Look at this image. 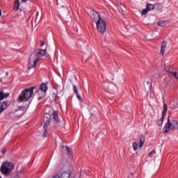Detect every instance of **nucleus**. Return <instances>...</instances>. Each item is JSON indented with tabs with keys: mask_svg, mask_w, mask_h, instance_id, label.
<instances>
[{
	"mask_svg": "<svg viewBox=\"0 0 178 178\" xmlns=\"http://www.w3.org/2000/svg\"><path fill=\"white\" fill-rule=\"evenodd\" d=\"M47 54V49H39L37 51H35L31 54L29 56V61L28 63V68L33 69L37 65V62L41 59V57L44 54Z\"/></svg>",
	"mask_w": 178,
	"mask_h": 178,
	"instance_id": "nucleus-1",
	"label": "nucleus"
},
{
	"mask_svg": "<svg viewBox=\"0 0 178 178\" xmlns=\"http://www.w3.org/2000/svg\"><path fill=\"white\" fill-rule=\"evenodd\" d=\"M34 91V87L29 88L28 89L24 90L20 95L17 99V102H26V101H29L31 97H33V94Z\"/></svg>",
	"mask_w": 178,
	"mask_h": 178,
	"instance_id": "nucleus-2",
	"label": "nucleus"
},
{
	"mask_svg": "<svg viewBox=\"0 0 178 178\" xmlns=\"http://www.w3.org/2000/svg\"><path fill=\"white\" fill-rule=\"evenodd\" d=\"M15 169V165L10 161H3L0 170L3 175H8Z\"/></svg>",
	"mask_w": 178,
	"mask_h": 178,
	"instance_id": "nucleus-3",
	"label": "nucleus"
},
{
	"mask_svg": "<svg viewBox=\"0 0 178 178\" xmlns=\"http://www.w3.org/2000/svg\"><path fill=\"white\" fill-rule=\"evenodd\" d=\"M178 129V123L175 120L168 119V122H166L165 127L163 129V131L165 134L170 131V130H176Z\"/></svg>",
	"mask_w": 178,
	"mask_h": 178,
	"instance_id": "nucleus-4",
	"label": "nucleus"
},
{
	"mask_svg": "<svg viewBox=\"0 0 178 178\" xmlns=\"http://www.w3.org/2000/svg\"><path fill=\"white\" fill-rule=\"evenodd\" d=\"M97 29L99 33L104 34L106 31V23L104 19H99L97 22Z\"/></svg>",
	"mask_w": 178,
	"mask_h": 178,
	"instance_id": "nucleus-5",
	"label": "nucleus"
},
{
	"mask_svg": "<svg viewBox=\"0 0 178 178\" xmlns=\"http://www.w3.org/2000/svg\"><path fill=\"white\" fill-rule=\"evenodd\" d=\"M48 90V87L45 83H41L40 85L39 90L37 91L38 95H39V99H41L42 97H45V93Z\"/></svg>",
	"mask_w": 178,
	"mask_h": 178,
	"instance_id": "nucleus-6",
	"label": "nucleus"
},
{
	"mask_svg": "<svg viewBox=\"0 0 178 178\" xmlns=\"http://www.w3.org/2000/svg\"><path fill=\"white\" fill-rule=\"evenodd\" d=\"M90 17L95 23H97L99 20L102 19L99 13L94 10H90Z\"/></svg>",
	"mask_w": 178,
	"mask_h": 178,
	"instance_id": "nucleus-7",
	"label": "nucleus"
},
{
	"mask_svg": "<svg viewBox=\"0 0 178 178\" xmlns=\"http://www.w3.org/2000/svg\"><path fill=\"white\" fill-rule=\"evenodd\" d=\"M51 122V119L48 118L44 121L43 124L44 133L42 134V137H47V129H48V126H49V123Z\"/></svg>",
	"mask_w": 178,
	"mask_h": 178,
	"instance_id": "nucleus-8",
	"label": "nucleus"
},
{
	"mask_svg": "<svg viewBox=\"0 0 178 178\" xmlns=\"http://www.w3.org/2000/svg\"><path fill=\"white\" fill-rule=\"evenodd\" d=\"M9 106V102H3L0 103V115L4 109H6Z\"/></svg>",
	"mask_w": 178,
	"mask_h": 178,
	"instance_id": "nucleus-9",
	"label": "nucleus"
},
{
	"mask_svg": "<svg viewBox=\"0 0 178 178\" xmlns=\"http://www.w3.org/2000/svg\"><path fill=\"white\" fill-rule=\"evenodd\" d=\"M164 70L167 72V73H169V76H172V73L173 72V67H170V65L165 64L164 65Z\"/></svg>",
	"mask_w": 178,
	"mask_h": 178,
	"instance_id": "nucleus-10",
	"label": "nucleus"
},
{
	"mask_svg": "<svg viewBox=\"0 0 178 178\" xmlns=\"http://www.w3.org/2000/svg\"><path fill=\"white\" fill-rule=\"evenodd\" d=\"M166 45H168V42L164 41L161 44V55H165V48H166Z\"/></svg>",
	"mask_w": 178,
	"mask_h": 178,
	"instance_id": "nucleus-11",
	"label": "nucleus"
},
{
	"mask_svg": "<svg viewBox=\"0 0 178 178\" xmlns=\"http://www.w3.org/2000/svg\"><path fill=\"white\" fill-rule=\"evenodd\" d=\"M8 97H9V93H5L3 90H0V101L3 98H8Z\"/></svg>",
	"mask_w": 178,
	"mask_h": 178,
	"instance_id": "nucleus-12",
	"label": "nucleus"
},
{
	"mask_svg": "<svg viewBox=\"0 0 178 178\" xmlns=\"http://www.w3.org/2000/svg\"><path fill=\"white\" fill-rule=\"evenodd\" d=\"M53 119L56 122V123H58L59 122V117L58 116V111H54L53 113Z\"/></svg>",
	"mask_w": 178,
	"mask_h": 178,
	"instance_id": "nucleus-13",
	"label": "nucleus"
},
{
	"mask_svg": "<svg viewBox=\"0 0 178 178\" xmlns=\"http://www.w3.org/2000/svg\"><path fill=\"white\" fill-rule=\"evenodd\" d=\"M144 143H145V137L141 135L140 137V143H139V147L141 148L143 145H144Z\"/></svg>",
	"mask_w": 178,
	"mask_h": 178,
	"instance_id": "nucleus-14",
	"label": "nucleus"
},
{
	"mask_svg": "<svg viewBox=\"0 0 178 178\" xmlns=\"http://www.w3.org/2000/svg\"><path fill=\"white\" fill-rule=\"evenodd\" d=\"M167 112H168V105H166V104L164 103L163 109V111H162L163 118H165V115H166Z\"/></svg>",
	"mask_w": 178,
	"mask_h": 178,
	"instance_id": "nucleus-15",
	"label": "nucleus"
},
{
	"mask_svg": "<svg viewBox=\"0 0 178 178\" xmlns=\"http://www.w3.org/2000/svg\"><path fill=\"white\" fill-rule=\"evenodd\" d=\"M61 149H66L67 152V155H72V149L69 147H65V146H61Z\"/></svg>",
	"mask_w": 178,
	"mask_h": 178,
	"instance_id": "nucleus-16",
	"label": "nucleus"
},
{
	"mask_svg": "<svg viewBox=\"0 0 178 178\" xmlns=\"http://www.w3.org/2000/svg\"><path fill=\"white\" fill-rule=\"evenodd\" d=\"M20 6V3H19V0H17L13 6L14 10H19V7Z\"/></svg>",
	"mask_w": 178,
	"mask_h": 178,
	"instance_id": "nucleus-17",
	"label": "nucleus"
},
{
	"mask_svg": "<svg viewBox=\"0 0 178 178\" xmlns=\"http://www.w3.org/2000/svg\"><path fill=\"white\" fill-rule=\"evenodd\" d=\"M146 8L149 10H149H154L155 9V5L147 3Z\"/></svg>",
	"mask_w": 178,
	"mask_h": 178,
	"instance_id": "nucleus-18",
	"label": "nucleus"
},
{
	"mask_svg": "<svg viewBox=\"0 0 178 178\" xmlns=\"http://www.w3.org/2000/svg\"><path fill=\"white\" fill-rule=\"evenodd\" d=\"M157 24L160 26V27H165V26H166V24H168L167 21H159Z\"/></svg>",
	"mask_w": 178,
	"mask_h": 178,
	"instance_id": "nucleus-19",
	"label": "nucleus"
},
{
	"mask_svg": "<svg viewBox=\"0 0 178 178\" xmlns=\"http://www.w3.org/2000/svg\"><path fill=\"white\" fill-rule=\"evenodd\" d=\"M163 119H165V118H163V116L162 115L161 118L157 121L158 126L163 124Z\"/></svg>",
	"mask_w": 178,
	"mask_h": 178,
	"instance_id": "nucleus-20",
	"label": "nucleus"
},
{
	"mask_svg": "<svg viewBox=\"0 0 178 178\" xmlns=\"http://www.w3.org/2000/svg\"><path fill=\"white\" fill-rule=\"evenodd\" d=\"M132 147L134 151H137V149H138V144H137L136 142L132 143Z\"/></svg>",
	"mask_w": 178,
	"mask_h": 178,
	"instance_id": "nucleus-21",
	"label": "nucleus"
},
{
	"mask_svg": "<svg viewBox=\"0 0 178 178\" xmlns=\"http://www.w3.org/2000/svg\"><path fill=\"white\" fill-rule=\"evenodd\" d=\"M149 10L147 8V7L142 10L141 15L143 16V15H147L148 13Z\"/></svg>",
	"mask_w": 178,
	"mask_h": 178,
	"instance_id": "nucleus-22",
	"label": "nucleus"
},
{
	"mask_svg": "<svg viewBox=\"0 0 178 178\" xmlns=\"http://www.w3.org/2000/svg\"><path fill=\"white\" fill-rule=\"evenodd\" d=\"M73 90L74 92H75L76 94H79V91L77 90V86H76V85H73Z\"/></svg>",
	"mask_w": 178,
	"mask_h": 178,
	"instance_id": "nucleus-23",
	"label": "nucleus"
},
{
	"mask_svg": "<svg viewBox=\"0 0 178 178\" xmlns=\"http://www.w3.org/2000/svg\"><path fill=\"white\" fill-rule=\"evenodd\" d=\"M174 77H175V79H177L178 80V72H172V75Z\"/></svg>",
	"mask_w": 178,
	"mask_h": 178,
	"instance_id": "nucleus-24",
	"label": "nucleus"
},
{
	"mask_svg": "<svg viewBox=\"0 0 178 178\" xmlns=\"http://www.w3.org/2000/svg\"><path fill=\"white\" fill-rule=\"evenodd\" d=\"M155 154V150H152L151 152L149 153V158H152V155Z\"/></svg>",
	"mask_w": 178,
	"mask_h": 178,
	"instance_id": "nucleus-25",
	"label": "nucleus"
},
{
	"mask_svg": "<svg viewBox=\"0 0 178 178\" xmlns=\"http://www.w3.org/2000/svg\"><path fill=\"white\" fill-rule=\"evenodd\" d=\"M44 45H45V42L40 41V47H44Z\"/></svg>",
	"mask_w": 178,
	"mask_h": 178,
	"instance_id": "nucleus-26",
	"label": "nucleus"
},
{
	"mask_svg": "<svg viewBox=\"0 0 178 178\" xmlns=\"http://www.w3.org/2000/svg\"><path fill=\"white\" fill-rule=\"evenodd\" d=\"M76 97L78 98V99L80 101V99H81V97H80V95H79V93L76 94Z\"/></svg>",
	"mask_w": 178,
	"mask_h": 178,
	"instance_id": "nucleus-27",
	"label": "nucleus"
},
{
	"mask_svg": "<svg viewBox=\"0 0 178 178\" xmlns=\"http://www.w3.org/2000/svg\"><path fill=\"white\" fill-rule=\"evenodd\" d=\"M2 154H6V148H4V149H3Z\"/></svg>",
	"mask_w": 178,
	"mask_h": 178,
	"instance_id": "nucleus-28",
	"label": "nucleus"
},
{
	"mask_svg": "<svg viewBox=\"0 0 178 178\" xmlns=\"http://www.w3.org/2000/svg\"><path fill=\"white\" fill-rule=\"evenodd\" d=\"M2 16V11L0 10V17Z\"/></svg>",
	"mask_w": 178,
	"mask_h": 178,
	"instance_id": "nucleus-29",
	"label": "nucleus"
},
{
	"mask_svg": "<svg viewBox=\"0 0 178 178\" xmlns=\"http://www.w3.org/2000/svg\"><path fill=\"white\" fill-rule=\"evenodd\" d=\"M27 1V0H22V2H26Z\"/></svg>",
	"mask_w": 178,
	"mask_h": 178,
	"instance_id": "nucleus-30",
	"label": "nucleus"
},
{
	"mask_svg": "<svg viewBox=\"0 0 178 178\" xmlns=\"http://www.w3.org/2000/svg\"><path fill=\"white\" fill-rule=\"evenodd\" d=\"M166 80H168V79L165 78V79H164V81H166Z\"/></svg>",
	"mask_w": 178,
	"mask_h": 178,
	"instance_id": "nucleus-31",
	"label": "nucleus"
},
{
	"mask_svg": "<svg viewBox=\"0 0 178 178\" xmlns=\"http://www.w3.org/2000/svg\"><path fill=\"white\" fill-rule=\"evenodd\" d=\"M134 174L133 172L131 173V175L134 176Z\"/></svg>",
	"mask_w": 178,
	"mask_h": 178,
	"instance_id": "nucleus-32",
	"label": "nucleus"
},
{
	"mask_svg": "<svg viewBox=\"0 0 178 178\" xmlns=\"http://www.w3.org/2000/svg\"><path fill=\"white\" fill-rule=\"evenodd\" d=\"M122 6H123L124 8H126L124 6L122 5Z\"/></svg>",
	"mask_w": 178,
	"mask_h": 178,
	"instance_id": "nucleus-33",
	"label": "nucleus"
},
{
	"mask_svg": "<svg viewBox=\"0 0 178 178\" xmlns=\"http://www.w3.org/2000/svg\"><path fill=\"white\" fill-rule=\"evenodd\" d=\"M0 178H2V177L0 176Z\"/></svg>",
	"mask_w": 178,
	"mask_h": 178,
	"instance_id": "nucleus-34",
	"label": "nucleus"
},
{
	"mask_svg": "<svg viewBox=\"0 0 178 178\" xmlns=\"http://www.w3.org/2000/svg\"><path fill=\"white\" fill-rule=\"evenodd\" d=\"M156 5H159V4H156Z\"/></svg>",
	"mask_w": 178,
	"mask_h": 178,
	"instance_id": "nucleus-35",
	"label": "nucleus"
}]
</instances>
